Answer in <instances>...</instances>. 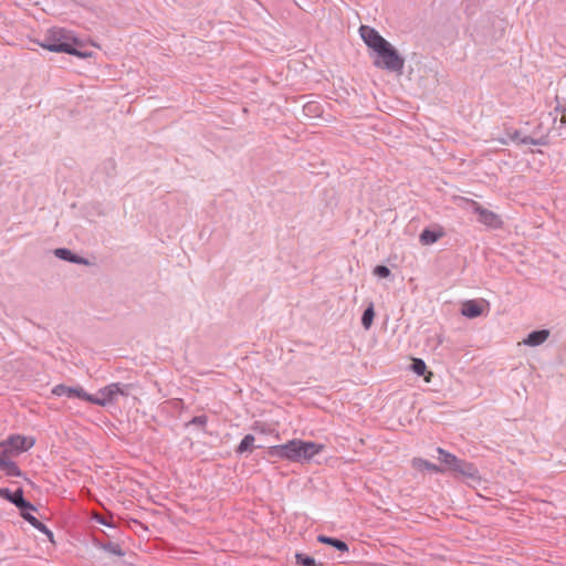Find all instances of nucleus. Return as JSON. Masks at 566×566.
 I'll return each mask as SVG.
<instances>
[{
    "instance_id": "obj_21",
    "label": "nucleus",
    "mask_w": 566,
    "mask_h": 566,
    "mask_svg": "<svg viewBox=\"0 0 566 566\" xmlns=\"http://www.w3.org/2000/svg\"><path fill=\"white\" fill-rule=\"evenodd\" d=\"M295 563L297 566H324L323 563H317L314 557L304 553L295 554Z\"/></svg>"
},
{
    "instance_id": "obj_18",
    "label": "nucleus",
    "mask_w": 566,
    "mask_h": 566,
    "mask_svg": "<svg viewBox=\"0 0 566 566\" xmlns=\"http://www.w3.org/2000/svg\"><path fill=\"white\" fill-rule=\"evenodd\" d=\"M24 496L22 488H18L15 491H11L8 488H0V497L10 502L14 506L19 503L21 497Z\"/></svg>"
},
{
    "instance_id": "obj_19",
    "label": "nucleus",
    "mask_w": 566,
    "mask_h": 566,
    "mask_svg": "<svg viewBox=\"0 0 566 566\" xmlns=\"http://www.w3.org/2000/svg\"><path fill=\"white\" fill-rule=\"evenodd\" d=\"M254 441L255 438L253 434H245L240 441L239 446L235 448V453L243 454L245 452H252L254 449Z\"/></svg>"
},
{
    "instance_id": "obj_28",
    "label": "nucleus",
    "mask_w": 566,
    "mask_h": 566,
    "mask_svg": "<svg viewBox=\"0 0 566 566\" xmlns=\"http://www.w3.org/2000/svg\"><path fill=\"white\" fill-rule=\"evenodd\" d=\"M208 422V417L206 415L196 416L189 422L186 423V427L197 426L199 428H205Z\"/></svg>"
},
{
    "instance_id": "obj_34",
    "label": "nucleus",
    "mask_w": 566,
    "mask_h": 566,
    "mask_svg": "<svg viewBox=\"0 0 566 566\" xmlns=\"http://www.w3.org/2000/svg\"><path fill=\"white\" fill-rule=\"evenodd\" d=\"M44 535L49 538L50 542H54V535L53 532L49 528V532L44 533Z\"/></svg>"
},
{
    "instance_id": "obj_23",
    "label": "nucleus",
    "mask_w": 566,
    "mask_h": 566,
    "mask_svg": "<svg viewBox=\"0 0 566 566\" xmlns=\"http://www.w3.org/2000/svg\"><path fill=\"white\" fill-rule=\"evenodd\" d=\"M15 507L20 511V515L27 514L28 512H36L38 509L30 501H28L24 496L21 497Z\"/></svg>"
},
{
    "instance_id": "obj_14",
    "label": "nucleus",
    "mask_w": 566,
    "mask_h": 566,
    "mask_svg": "<svg viewBox=\"0 0 566 566\" xmlns=\"http://www.w3.org/2000/svg\"><path fill=\"white\" fill-rule=\"evenodd\" d=\"M549 337L548 329H536L531 332L523 343L527 346L535 347L542 345Z\"/></svg>"
},
{
    "instance_id": "obj_37",
    "label": "nucleus",
    "mask_w": 566,
    "mask_h": 566,
    "mask_svg": "<svg viewBox=\"0 0 566 566\" xmlns=\"http://www.w3.org/2000/svg\"><path fill=\"white\" fill-rule=\"evenodd\" d=\"M566 116V107L563 109V117Z\"/></svg>"
},
{
    "instance_id": "obj_17",
    "label": "nucleus",
    "mask_w": 566,
    "mask_h": 566,
    "mask_svg": "<svg viewBox=\"0 0 566 566\" xmlns=\"http://www.w3.org/2000/svg\"><path fill=\"white\" fill-rule=\"evenodd\" d=\"M412 467L419 471L427 470L433 473H442L444 469L422 458H413Z\"/></svg>"
},
{
    "instance_id": "obj_29",
    "label": "nucleus",
    "mask_w": 566,
    "mask_h": 566,
    "mask_svg": "<svg viewBox=\"0 0 566 566\" xmlns=\"http://www.w3.org/2000/svg\"><path fill=\"white\" fill-rule=\"evenodd\" d=\"M319 108V105L315 102H311L304 105V112L306 114H318Z\"/></svg>"
},
{
    "instance_id": "obj_25",
    "label": "nucleus",
    "mask_w": 566,
    "mask_h": 566,
    "mask_svg": "<svg viewBox=\"0 0 566 566\" xmlns=\"http://www.w3.org/2000/svg\"><path fill=\"white\" fill-rule=\"evenodd\" d=\"M410 368L416 375L423 376L427 370V365L421 358H413Z\"/></svg>"
},
{
    "instance_id": "obj_33",
    "label": "nucleus",
    "mask_w": 566,
    "mask_h": 566,
    "mask_svg": "<svg viewBox=\"0 0 566 566\" xmlns=\"http://www.w3.org/2000/svg\"><path fill=\"white\" fill-rule=\"evenodd\" d=\"M33 527L36 528L42 534L49 532V527L44 523H42L41 521H38L35 523V525H33Z\"/></svg>"
},
{
    "instance_id": "obj_2",
    "label": "nucleus",
    "mask_w": 566,
    "mask_h": 566,
    "mask_svg": "<svg viewBox=\"0 0 566 566\" xmlns=\"http://www.w3.org/2000/svg\"><path fill=\"white\" fill-rule=\"evenodd\" d=\"M324 449L325 446L322 443L292 439L286 443L269 447L266 450V458L270 461L281 459L297 463H308Z\"/></svg>"
},
{
    "instance_id": "obj_9",
    "label": "nucleus",
    "mask_w": 566,
    "mask_h": 566,
    "mask_svg": "<svg viewBox=\"0 0 566 566\" xmlns=\"http://www.w3.org/2000/svg\"><path fill=\"white\" fill-rule=\"evenodd\" d=\"M52 394L54 396H66L69 398H78L88 402V392H86L82 387H69L66 385L60 384L53 387Z\"/></svg>"
},
{
    "instance_id": "obj_7",
    "label": "nucleus",
    "mask_w": 566,
    "mask_h": 566,
    "mask_svg": "<svg viewBox=\"0 0 566 566\" xmlns=\"http://www.w3.org/2000/svg\"><path fill=\"white\" fill-rule=\"evenodd\" d=\"M359 33L365 44L373 52L387 42V40L382 35H380V33L376 29L369 25H360Z\"/></svg>"
},
{
    "instance_id": "obj_35",
    "label": "nucleus",
    "mask_w": 566,
    "mask_h": 566,
    "mask_svg": "<svg viewBox=\"0 0 566 566\" xmlns=\"http://www.w3.org/2000/svg\"><path fill=\"white\" fill-rule=\"evenodd\" d=\"M500 142H501V144H503V145H507V140H506V139H503V138H502V139H500Z\"/></svg>"
},
{
    "instance_id": "obj_8",
    "label": "nucleus",
    "mask_w": 566,
    "mask_h": 566,
    "mask_svg": "<svg viewBox=\"0 0 566 566\" xmlns=\"http://www.w3.org/2000/svg\"><path fill=\"white\" fill-rule=\"evenodd\" d=\"M117 399L114 395V390L112 384L101 388L97 395L88 394V402L93 405H97L101 407H105L107 405L116 402Z\"/></svg>"
},
{
    "instance_id": "obj_31",
    "label": "nucleus",
    "mask_w": 566,
    "mask_h": 566,
    "mask_svg": "<svg viewBox=\"0 0 566 566\" xmlns=\"http://www.w3.org/2000/svg\"><path fill=\"white\" fill-rule=\"evenodd\" d=\"M507 136H509L510 140H512V142H516V143H518V144H520V140L522 139V138H521V133H520V130H517V129H515V130H514V132H512V133H507Z\"/></svg>"
},
{
    "instance_id": "obj_30",
    "label": "nucleus",
    "mask_w": 566,
    "mask_h": 566,
    "mask_svg": "<svg viewBox=\"0 0 566 566\" xmlns=\"http://www.w3.org/2000/svg\"><path fill=\"white\" fill-rule=\"evenodd\" d=\"M95 520H96L97 523H99L102 525H105V526L114 528V524H113L112 517L107 518V517H104L102 515H97L95 517Z\"/></svg>"
},
{
    "instance_id": "obj_12",
    "label": "nucleus",
    "mask_w": 566,
    "mask_h": 566,
    "mask_svg": "<svg viewBox=\"0 0 566 566\" xmlns=\"http://www.w3.org/2000/svg\"><path fill=\"white\" fill-rule=\"evenodd\" d=\"M0 470L8 476H23V472L14 461L9 459V455L0 454Z\"/></svg>"
},
{
    "instance_id": "obj_13",
    "label": "nucleus",
    "mask_w": 566,
    "mask_h": 566,
    "mask_svg": "<svg viewBox=\"0 0 566 566\" xmlns=\"http://www.w3.org/2000/svg\"><path fill=\"white\" fill-rule=\"evenodd\" d=\"M93 542V545L98 548V549H103L112 555H116V556H124L125 555V552L122 549V547L119 546V544L117 543H114V542H104L97 537H93L92 539Z\"/></svg>"
},
{
    "instance_id": "obj_5",
    "label": "nucleus",
    "mask_w": 566,
    "mask_h": 566,
    "mask_svg": "<svg viewBox=\"0 0 566 566\" xmlns=\"http://www.w3.org/2000/svg\"><path fill=\"white\" fill-rule=\"evenodd\" d=\"M35 443L34 438L21 434H11L4 441L0 442V454L11 455L21 453L31 449Z\"/></svg>"
},
{
    "instance_id": "obj_4",
    "label": "nucleus",
    "mask_w": 566,
    "mask_h": 566,
    "mask_svg": "<svg viewBox=\"0 0 566 566\" xmlns=\"http://www.w3.org/2000/svg\"><path fill=\"white\" fill-rule=\"evenodd\" d=\"M374 53L376 55L374 59L376 67L398 74L402 73L405 59L389 41L374 51Z\"/></svg>"
},
{
    "instance_id": "obj_36",
    "label": "nucleus",
    "mask_w": 566,
    "mask_h": 566,
    "mask_svg": "<svg viewBox=\"0 0 566 566\" xmlns=\"http://www.w3.org/2000/svg\"><path fill=\"white\" fill-rule=\"evenodd\" d=\"M25 480L28 481V483H29L31 486H34V483H33L31 480H29V479H27V478H25Z\"/></svg>"
},
{
    "instance_id": "obj_11",
    "label": "nucleus",
    "mask_w": 566,
    "mask_h": 566,
    "mask_svg": "<svg viewBox=\"0 0 566 566\" xmlns=\"http://www.w3.org/2000/svg\"><path fill=\"white\" fill-rule=\"evenodd\" d=\"M461 314L468 318H476L483 314V305L476 300H469L462 304Z\"/></svg>"
},
{
    "instance_id": "obj_32",
    "label": "nucleus",
    "mask_w": 566,
    "mask_h": 566,
    "mask_svg": "<svg viewBox=\"0 0 566 566\" xmlns=\"http://www.w3.org/2000/svg\"><path fill=\"white\" fill-rule=\"evenodd\" d=\"M22 518L30 523L32 526L35 525V523L39 521L34 515L31 514V512L23 514Z\"/></svg>"
},
{
    "instance_id": "obj_6",
    "label": "nucleus",
    "mask_w": 566,
    "mask_h": 566,
    "mask_svg": "<svg viewBox=\"0 0 566 566\" xmlns=\"http://www.w3.org/2000/svg\"><path fill=\"white\" fill-rule=\"evenodd\" d=\"M473 211L475 214H478V221L488 228L491 229H500L503 226V221L501 217L493 212L492 210H489L484 207H482L479 202L472 201Z\"/></svg>"
},
{
    "instance_id": "obj_16",
    "label": "nucleus",
    "mask_w": 566,
    "mask_h": 566,
    "mask_svg": "<svg viewBox=\"0 0 566 566\" xmlns=\"http://www.w3.org/2000/svg\"><path fill=\"white\" fill-rule=\"evenodd\" d=\"M317 542L322 543V544L329 545L339 552H348V549H349L348 544L345 541L337 538V537H331V536L321 534L317 536Z\"/></svg>"
},
{
    "instance_id": "obj_22",
    "label": "nucleus",
    "mask_w": 566,
    "mask_h": 566,
    "mask_svg": "<svg viewBox=\"0 0 566 566\" xmlns=\"http://www.w3.org/2000/svg\"><path fill=\"white\" fill-rule=\"evenodd\" d=\"M112 387H113L114 395L116 398L118 396L128 397L133 389L132 384H122V382H112Z\"/></svg>"
},
{
    "instance_id": "obj_20",
    "label": "nucleus",
    "mask_w": 566,
    "mask_h": 566,
    "mask_svg": "<svg viewBox=\"0 0 566 566\" xmlns=\"http://www.w3.org/2000/svg\"><path fill=\"white\" fill-rule=\"evenodd\" d=\"M375 308H374V304L373 303H369V305L364 310L363 312V315H361V326L365 328V329H369L374 323V318H375Z\"/></svg>"
},
{
    "instance_id": "obj_1",
    "label": "nucleus",
    "mask_w": 566,
    "mask_h": 566,
    "mask_svg": "<svg viewBox=\"0 0 566 566\" xmlns=\"http://www.w3.org/2000/svg\"><path fill=\"white\" fill-rule=\"evenodd\" d=\"M41 48L56 53H66L81 59L92 55V52L82 50L83 42L75 34L64 28L49 29L41 40L35 41Z\"/></svg>"
},
{
    "instance_id": "obj_10",
    "label": "nucleus",
    "mask_w": 566,
    "mask_h": 566,
    "mask_svg": "<svg viewBox=\"0 0 566 566\" xmlns=\"http://www.w3.org/2000/svg\"><path fill=\"white\" fill-rule=\"evenodd\" d=\"M53 254L57 259L73 263V264H81V265L90 264V261L87 259L74 253L73 251H71L67 248H56V249H54Z\"/></svg>"
},
{
    "instance_id": "obj_24",
    "label": "nucleus",
    "mask_w": 566,
    "mask_h": 566,
    "mask_svg": "<svg viewBox=\"0 0 566 566\" xmlns=\"http://www.w3.org/2000/svg\"><path fill=\"white\" fill-rule=\"evenodd\" d=\"M102 170L107 177H114L116 175V161L113 158H107L102 164Z\"/></svg>"
},
{
    "instance_id": "obj_26",
    "label": "nucleus",
    "mask_w": 566,
    "mask_h": 566,
    "mask_svg": "<svg viewBox=\"0 0 566 566\" xmlns=\"http://www.w3.org/2000/svg\"><path fill=\"white\" fill-rule=\"evenodd\" d=\"M520 144H523V145H534V146H545V145H547V138L546 137L533 138L531 136H524L520 140Z\"/></svg>"
},
{
    "instance_id": "obj_15",
    "label": "nucleus",
    "mask_w": 566,
    "mask_h": 566,
    "mask_svg": "<svg viewBox=\"0 0 566 566\" xmlns=\"http://www.w3.org/2000/svg\"><path fill=\"white\" fill-rule=\"evenodd\" d=\"M442 229H430L426 228L421 231L419 235V241L423 245H429L436 243L440 238L443 237Z\"/></svg>"
},
{
    "instance_id": "obj_3",
    "label": "nucleus",
    "mask_w": 566,
    "mask_h": 566,
    "mask_svg": "<svg viewBox=\"0 0 566 566\" xmlns=\"http://www.w3.org/2000/svg\"><path fill=\"white\" fill-rule=\"evenodd\" d=\"M437 452L439 454V461L443 463L446 469L451 471L455 476L460 475L473 481H480L481 476L479 474V470L473 463L459 459L440 447L437 449Z\"/></svg>"
},
{
    "instance_id": "obj_27",
    "label": "nucleus",
    "mask_w": 566,
    "mask_h": 566,
    "mask_svg": "<svg viewBox=\"0 0 566 566\" xmlns=\"http://www.w3.org/2000/svg\"><path fill=\"white\" fill-rule=\"evenodd\" d=\"M374 275L380 277V279H387L390 276L391 271L387 265L378 264L373 270Z\"/></svg>"
}]
</instances>
